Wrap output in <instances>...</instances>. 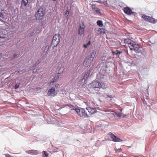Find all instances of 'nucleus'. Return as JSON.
<instances>
[{
	"label": "nucleus",
	"instance_id": "nucleus-1",
	"mask_svg": "<svg viewBox=\"0 0 157 157\" xmlns=\"http://www.w3.org/2000/svg\"><path fill=\"white\" fill-rule=\"evenodd\" d=\"M124 42L125 44H128L130 50H133L136 53H139L141 52L142 48L140 47L137 42L129 39H124Z\"/></svg>",
	"mask_w": 157,
	"mask_h": 157
},
{
	"label": "nucleus",
	"instance_id": "nucleus-2",
	"mask_svg": "<svg viewBox=\"0 0 157 157\" xmlns=\"http://www.w3.org/2000/svg\"><path fill=\"white\" fill-rule=\"evenodd\" d=\"M60 34H55L53 37L51 45V46H52V48L56 47L60 42Z\"/></svg>",
	"mask_w": 157,
	"mask_h": 157
},
{
	"label": "nucleus",
	"instance_id": "nucleus-3",
	"mask_svg": "<svg viewBox=\"0 0 157 157\" xmlns=\"http://www.w3.org/2000/svg\"><path fill=\"white\" fill-rule=\"evenodd\" d=\"M92 70L93 67H91L89 70L85 72L81 78V81L82 82L86 84L87 79Z\"/></svg>",
	"mask_w": 157,
	"mask_h": 157
},
{
	"label": "nucleus",
	"instance_id": "nucleus-4",
	"mask_svg": "<svg viewBox=\"0 0 157 157\" xmlns=\"http://www.w3.org/2000/svg\"><path fill=\"white\" fill-rule=\"evenodd\" d=\"M44 14V11L43 9L40 8L39 9L36 13V20H40L42 19Z\"/></svg>",
	"mask_w": 157,
	"mask_h": 157
},
{
	"label": "nucleus",
	"instance_id": "nucleus-5",
	"mask_svg": "<svg viewBox=\"0 0 157 157\" xmlns=\"http://www.w3.org/2000/svg\"><path fill=\"white\" fill-rule=\"evenodd\" d=\"M142 18L145 21H148L151 23L155 24L157 22V19H156L151 17L147 16L146 15H143L142 16Z\"/></svg>",
	"mask_w": 157,
	"mask_h": 157
},
{
	"label": "nucleus",
	"instance_id": "nucleus-6",
	"mask_svg": "<svg viewBox=\"0 0 157 157\" xmlns=\"http://www.w3.org/2000/svg\"><path fill=\"white\" fill-rule=\"evenodd\" d=\"M76 112L81 117H83L84 118H88L89 117L88 115L87 114L86 111L84 109L82 108L78 109Z\"/></svg>",
	"mask_w": 157,
	"mask_h": 157
},
{
	"label": "nucleus",
	"instance_id": "nucleus-7",
	"mask_svg": "<svg viewBox=\"0 0 157 157\" xmlns=\"http://www.w3.org/2000/svg\"><path fill=\"white\" fill-rule=\"evenodd\" d=\"M90 85L93 88H103L101 83L98 81H93Z\"/></svg>",
	"mask_w": 157,
	"mask_h": 157
},
{
	"label": "nucleus",
	"instance_id": "nucleus-8",
	"mask_svg": "<svg viewBox=\"0 0 157 157\" xmlns=\"http://www.w3.org/2000/svg\"><path fill=\"white\" fill-rule=\"evenodd\" d=\"M85 28V23L84 22H82L81 23L79 24L78 29V34L79 35H81L84 33Z\"/></svg>",
	"mask_w": 157,
	"mask_h": 157
},
{
	"label": "nucleus",
	"instance_id": "nucleus-9",
	"mask_svg": "<svg viewBox=\"0 0 157 157\" xmlns=\"http://www.w3.org/2000/svg\"><path fill=\"white\" fill-rule=\"evenodd\" d=\"M123 10L124 13L126 14L129 15H131L132 14L135 16L134 13H135L132 11V10L130 7L128 6L124 7L123 9Z\"/></svg>",
	"mask_w": 157,
	"mask_h": 157
},
{
	"label": "nucleus",
	"instance_id": "nucleus-10",
	"mask_svg": "<svg viewBox=\"0 0 157 157\" xmlns=\"http://www.w3.org/2000/svg\"><path fill=\"white\" fill-rule=\"evenodd\" d=\"M109 135L110 136L111 138L112 139V140L114 142H121L123 140L120 138L118 137L112 132H109Z\"/></svg>",
	"mask_w": 157,
	"mask_h": 157
},
{
	"label": "nucleus",
	"instance_id": "nucleus-11",
	"mask_svg": "<svg viewBox=\"0 0 157 157\" xmlns=\"http://www.w3.org/2000/svg\"><path fill=\"white\" fill-rule=\"evenodd\" d=\"M48 95L49 96H52L53 97L56 95L55 94V89L54 87H52L48 90Z\"/></svg>",
	"mask_w": 157,
	"mask_h": 157
},
{
	"label": "nucleus",
	"instance_id": "nucleus-12",
	"mask_svg": "<svg viewBox=\"0 0 157 157\" xmlns=\"http://www.w3.org/2000/svg\"><path fill=\"white\" fill-rule=\"evenodd\" d=\"M105 76L102 74L100 73H99L97 75L96 79L99 82H101L103 81L104 78H105Z\"/></svg>",
	"mask_w": 157,
	"mask_h": 157
},
{
	"label": "nucleus",
	"instance_id": "nucleus-13",
	"mask_svg": "<svg viewBox=\"0 0 157 157\" xmlns=\"http://www.w3.org/2000/svg\"><path fill=\"white\" fill-rule=\"evenodd\" d=\"M92 62V60L87 58L85 60L83 63V65L85 67H87L91 65Z\"/></svg>",
	"mask_w": 157,
	"mask_h": 157
},
{
	"label": "nucleus",
	"instance_id": "nucleus-14",
	"mask_svg": "<svg viewBox=\"0 0 157 157\" xmlns=\"http://www.w3.org/2000/svg\"><path fill=\"white\" fill-rule=\"evenodd\" d=\"M26 152L28 154L32 155H37L39 153V152L38 151L35 150H31L26 151Z\"/></svg>",
	"mask_w": 157,
	"mask_h": 157
},
{
	"label": "nucleus",
	"instance_id": "nucleus-15",
	"mask_svg": "<svg viewBox=\"0 0 157 157\" xmlns=\"http://www.w3.org/2000/svg\"><path fill=\"white\" fill-rule=\"evenodd\" d=\"M86 109L88 110L89 112L91 114H93L96 112V109L94 108H91L90 107H87Z\"/></svg>",
	"mask_w": 157,
	"mask_h": 157
},
{
	"label": "nucleus",
	"instance_id": "nucleus-16",
	"mask_svg": "<svg viewBox=\"0 0 157 157\" xmlns=\"http://www.w3.org/2000/svg\"><path fill=\"white\" fill-rule=\"evenodd\" d=\"M96 54V52L94 51L90 55L88 56V58L89 59H90L91 60H92V61H93L95 55Z\"/></svg>",
	"mask_w": 157,
	"mask_h": 157
},
{
	"label": "nucleus",
	"instance_id": "nucleus-17",
	"mask_svg": "<svg viewBox=\"0 0 157 157\" xmlns=\"http://www.w3.org/2000/svg\"><path fill=\"white\" fill-rule=\"evenodd\" d=\"M106 30L103 28H99L97 31V33L98 34H101L102 33H105Z\"/></svg>",
	"mask_w": 157,
	"mask_h": 157
},
{
	"label": "nucleus",
	"instance_id": "nucleus-18",
	"mask_svg": "<svg viewBox=\"0 0 157 157\" xmlns=\"http://www.w3.org/2000/svg\"><path fill=\"white\" fill-rule=\"evenodd\" d=\"M68 106L72 110H74L76 111V112H77V110L78 109L77 108V106H74L71 105H68Z\"/></svg>",
	"mask_w": 157,
	"mask_h": 157
},
{
	"label": "nucleus",
	"instance_id": "nucleus-19",
	"mask_svg": "<svg viewBox=\"0 0 157 157\" xmlns=\"http://www.w3.org/2000/svg\"><path fill=\"white\" fill-rule=\"evenodd\" d=\"M29 2L28 0H22L21 2V6H27Z\"/></svg>",
	"mask_w": 157,
	"mask_h": 157
},
{
	"label": "nucleus",
	"instance_id": "nucleus-20",
	"mask_svg": "<svg viewBox=\"0 0 157 157\" xmlns=\"http://www.w3.org/2000/svg\"><path fill=\"white\" fill-rule=\"evenodd\" d=\"M123 52L122 51H120L118 50H116L115 51H112V54L113 55H117L118 54H121Z\"/></svg>",
	"mask_w": 157,
	"mask_h": 157
},
{
	"label": "nucleus",
	"instance_id": "nucleus-21",
	"mask_svg": "<svg viewBox=\"0 0 157 157\" xmlns=\"http://www.w3.org/2000/svg\"><path fill=\"white\" fill-rule=\"evenodd\" d=\"M122 110H121V112L120 113H117V117H126V115H124V114L121 112Z\"/></svg>",
	"mask_w": 157,
	"mask_h": 157
},
{
	"label": "nucleus",
	"instance_id": "nucleus-22",
	"mask_svg": "<svg viewBox=\"0 0 157 157\" xmlns=\"http://www.w3.org/2000/svg\"><path fill=\"white\" fill-rule=\"evenodd\" d=\"M97 23L99 27H102L103 25L102 21L101 20H98L97 22Z\"/></svg>",
	"mask_w": 157,
	"mask_h": 157
},
{
	"label": "nucleus",
	"instance_id": "nucleus-23",
	"mask_svg": "<svg viewBox=\"0 0 157 157\" xmlns=\"http://www.w3.org/2000/svg\"><path fill=\"white\" fill-rule=\"evenodd\" d=\"M56 81L53 78H52L51 80V81H50V82H49V86H52L53 84H54V83L55 82H56Z\"/></svg>",
	"mask_w": 157,
	"mask_h": 157
},
{
	"label": "nucleus",
	"instance_id": "nucleus-24",
	"mask_svg": "<svg viewBox=\"0 0 157 157\" xmlns=\"http://www.w3.org/2000/svg\"><path fill=\"white\" fill-rule=\"evenodd\" d=\"M64 66H63L62 67L60 68L59 70H58V74H60L62 72H63V71L64 70L63 69Z\"/></svg>",
	"mask_w": 157,
	"mask_h": 157
},
{
	"label": "nucleus",
	"instance_id": "nucleus-25",
	"mask_svg": "<svg viewBox=\"0 0 157 157\" xmlns=\"http://www.w3.org/2000/svg\"><path fill=\"white\" fill-rule=\"evenodd\" d=\"M49 46H48V45L46 46L45 47L44 50V52H45L46 54L47 51L49 50Z\"/></svg>",
	"mask_w": 157,
	"mask_h": 157
},
{
	"label": "nucleus",
	"instance_id": "nucleus-26",
	"mask_svg": "<svg viewBox=\"0 0 157 157\" xmlns=\"http://www.w3.org/2000/svg\"><path fill=\"white\" fill-rule=\"evenodd\" d=\"M59 76L57 74L56 76L53 78L56 81L59 78Z\"/></svg>",
	"mask_w": 157,
	"mask_h": 157
},
{
	"label": "nucleus",
	"instance_id": "nucleus-27",
	"mask_svg": "<svg viewBox=\"0 0 157 157\" xmlns=\"http://www.w3.org/2000/svg\"><path fill=\"white\" fill-rule=\"evenodd\" d=\"M105 98H108L109 97L110 98H113L114 97V95L113 94L111 95H105Z\"/></svg>",
	"mask_w": 157,
	"mask_h": 157
},
{
	"label": "nucleus",
	"instance_id": "nucleus-28",
	"mask_svg": "<svg viewBox=\"0 0 157 157\" xmlns=\"http://www.w3.org/2000/svg\"><path fill=\"white\" fill-rule=\"evenodd\" d=\"M91 7H92V9L93 10H96V9H97V8H97L95 6V5H94V4L91 5Z\"/></svg>",
	"mask_w": 157,
	"mask_h": 157
},
{
	"label": "nucleus",
	"instance_id": "nucleus-29",
	"mask_svg": "<svg viewBox=\"0 0 157 157\" xmlns=\"http://www.w3.org/2000/svg\"><path fill=\"white\" fill-rule=\"evenodd\" d=\"M43 154L46 157H48L49 154L45 151H43Z\"/></svg>",
	"mask_w": 157,
	"mask_h": 157
},
{
	"label": "nucleus",
	"instance_id": "nucleus-30",
	"mask_svg": "<svg viewBox=\"0 0 157 157\" xmlns=\"http://www.w3.org/2000/svg\"><path fill=\"white\" fill-rule=\"evenodd\" d=\"M20 83H17L15 84L14 86V88L15 89H17L19 87Z\"/></svg>",
	"mask_w": 157,
	"mask_h": 157
},
{
	"label": "nucleus",
	"instance_id": "nucleus-31",
	"mask_svg": "<svg viewBox=\"0 0 157 157\" xmlns=\"http://www.w3.org/2000/svg\"><path fill=\"white\" fill-rule=\"evenodd\" d=\"M95 11L96 12V13H97L98 14H99L101 13L100 11V10L98 9V8H97V9L95 10Z\"/></svg>",
	"mask_w": 157,
	"mask_h": 157
},
{
	"label": "nucleus",
	"instance_id": "nucleus-32",
	"mask_svg": "<svg viewBox=\"0 0 157 157\" xmlns=\"http://www.w3.org/2000/svg\"><path fill=\"white\" fill-rule=\"evenodd\" d=\"M122 150V149H121L119 148L116 149L115 151L116 153H119L121 152Z\"/></svg>",
	"mask_w": 157,
	"mask_h": 157
},
{
	"label": "nucleus",
	"instance_id": "nucleus-33",
	"mask_svg": "<svg viewBox=\"0 0 157 157\" xmlns=\"http://www.w3.org/2000/svg\"><path fill=\"white\" fill-rule=\"evenodd\" d=\"M39 61H38L35 64H34L33 66V67H36V66L38 64V63H39Z\"/></svg>",
	"mask_w": 157,
	"mask_h": 157
},
{
	"label": "nucleus",
	"instance_id": "nucleus-34",
	"mask_svg": "<svg viewBox=\"0 0 157 157\" xmlns=\"http://www.w3.org/2000/svg\"><path fill=\"white\" fill-rule=\"evenodd\" d=\"M65 15H67V16H69V12L68 10H66L65 13Z\"/></svg>",
	"mask_w": 157,
	"mask_h": 157
},
{
	"label": "nucleus",
	"instance_id": "nucleus-35",
	"mask_svg": "<svg viewBox=\"0 0 157 157\" xmlns=\"http://www.w3.org/2000/svg\"><path fill=\"white\" fill-rule=\"evenodd\" d=\"M37 70L36 68H34L33 71V73H35L37 71Z\"/></svg>",
	"mask_w": 157,
	"mask_h": 157
},
{
	"label": "nucleus",
	"instance_id": "nucleus-36",
	"mask_svg": "<svg viewBox=\"0 0 157 157\" xmlns=\"http://www.w3.org/2000/svg\"><path fill=\"white\" fill-rule=\"evenodd\" d=\"M112 114L114 116V117H117V113L115 112L114 113H113Z\"/></svg>",
	"mask_w": 157,
	"mask_h": 157
},
{
	"label": "nucleus",
	"instance_id": "nucleus-37",
	"mask_svg": "<svg viewBox=\"0 0 157 157\" xmlns=\"http://www.w3.org/2000/svg\"><path fill=\"white\" fill-rule=\"evenodd\" d=\"M88 46V45H87V44H84L83 45V47L85 48H87Z\"/></svg>",
	"mask_w": 157,
	"mask_h": 157
},
{
	"label": "nucleus",
	"instance_id": "nucleus-38",
	"mask_svg": "<svg viewBox=\"0 0 157 157\" xmlns=\"http://www.w3.org/2000/svg\"><path fill=\"white\" fill-rule=\"evenodd\" d=\"M17 55L16 54H14L13 55V58H15L16 57H17Z\"/></svg>",
	"mask_w": 157,
	"mask_h": 157
},
{
	"label": "nucleus",
	"instance_id": "nucleus-39",
	"mask_svg": "<svg viewBox=\"0 0 157 157\" xmlns=\"http://www.w3.org/2000/svg\"><path fill=\"white\" fill-rule=\"evenodd\" d=\"M5 155H6V157H11L10 155L8 154H5Z\"/></svg>",
	"mask_w": 157,
	"mask_h": 157
},
{
	"label": "nucleus",
	"instance_id": "nucleus-40",
	"mask_svg": "<svg viewBox=\"0 0 157 157\" xmlns=\"http://www.w3.org/2000/svg\"><path fill=\"white\" fill-rule=\"evenodd\" d=\"M90 43H91V42L90 41H89L88 43L86 44H87V45H90Z\"/></svg>",
	"mask_w": 157,
	"mask_h": 157
},
{
	"label": "nucleus",
	"instance_id": "nucleus-41",
	"mask_svg": "<svg viewBox=\"0 0 157 157\" xmlns=\"http://www.w3.org/2000/svg\"><path fill=\"white\" fill-rule=\"evenodd\" d=\"M97 127L101 128V124H100L99 125H98L97 126Z\"/></svg>",
	"mask_w": 157,
	"mask_h": 157
},
{
	"label": "nucleus",
	"instance_id": "nucleus-42",
	"mask_svg": "<svg viewBox=\"0 0 157 157\" xmlns=\"http://www.w3.org/2000/svg\"><path fill=\"white\" fill-rule=\"evenodd\" d=\"M2 16H3L1 12H0V17H2Z\"/></svg>",
	"mask_w": 157,
	"mask_h": 157
},
{
	"label": "nucleus",
	"instance_id": "nucleus-43",
	"mask_svg": "<svg viewBox=\"0 0 157 157\" xmlns=\"http://www.w3.org/2000/svg\"><path fill=\"white\" fill-rule=\"evenodd\" d=\"M2 57V54L0 53V59H1Z\"/></svg>",
	"mask_w": 157,
	"mask_h": 157
},
{
	"label": "nucleus",
	"instance_id": "nucleus-44",
	"mask_svg": "<svg viewBox=\"0 0 157 157\" xmlns=\"http://www.w3.org/2000/svg\"><path fill=\"white\" fill-rule=\"evenodd\" d=\"M143 102L144 104H145V103H146V101L144 100H143Z\"/></svg>",
	"mask_w": 157,
	"mask_h": 157
},
{
	"label": "nucleus",
	"instance_id": "nucleus-45",
	"mask_svg": "<svg viewBox=\"0 0 157 157\" xmlns=\"http://www.w3.org/2000/svg\"><path fill=\"white\" fill-rule=\"evenodd\" d=\"M98 2H99V3H102V2H100V1H98Z\"/></svg>",
	"mask_w": 157,
	"mask_h": 157
},
{
	"label": "nucleus",
	"instance_id": "nucleus-46",
	"mask_svg": "<svg viewBox=\"0 0 157 157\" xmlns=\"http://www.w3.org/2000/svg\"><path fill=\"white\" fill-rule=\"evenodd\" d=\"M58 85H55L56 87H58Z\"/></svg>",
	"mask_w": 157,
	"mask_h": 157
},
{
	"label": "nucleus",
	"instance_id": "nucleus-47",
	"mask_svg": "<svg viewBox=\"0 0 157 157\" xmlns=\"http://www.w3.org/2000/svg\"><path fill=\"white\" fill-rule=\"evenodd\" d=\"M52 1H53L55 2V1H56V0H52Z\"/></svg>",
	"mask_w": 157,
	"mask_h": 157
},
{
	"label": "nucleus",
	"instance_id": "nucleus-48",
	"mask_svg": "<svg viewBox=\"0 0 157 157\" xmlns=\"http://www.w3.org/2000/svg\"><path fill=\"white\" fill-rule=\"evenodd\" d=\"M148 88H149V87H148V88L147 89V90H148Z\"/></svg>",
	"mask_w": 157,
	"mask_h": 157
},
{
	"label": "nucleus",
	"instance_id": "nucleus-49",
	"mask_svg": "<svg viewBox=\"0 0 157 157\" xmlns=\"http://www.w3.org/2000/svg\"><path fill=\"white\" fill-rule=\"evenodd\" d=\"M104 141V140H103L102 141Z\"/></svg>",
	"mask_w": 157,
	"mask_h": 157
},
{
	"label": "nucleus",
	"instance_id": "nucleus-50",
	"mask_svg": "<svg viewBox=\"0 0 157 157\" xmlns=\"http://www.w3.org/2000/svg\"><path fill=\"white\" fill-rule=\"evenodd\" d=\"M0 38H1V37L0 36Z\"/></svg>",
	"mask_w": 157,
	"mask_h": 157
}]
</instances>
